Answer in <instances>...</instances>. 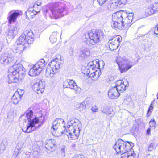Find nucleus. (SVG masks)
I'll use <instances>...</instances> for the list:
<instances>
[{"label": "nucleus", "mask_w": 158, "mask_h": 158, "mask_svg": "<svg viewBox=\"0 0 158 158\" xmlns=\"http://www.w3.org/2000/svg\"><path fill=\"white\" fill-rule=\"evenodd\" d=\"M118 4L117 0H110L109 2L107 7L108 10L113 11L117 8Z\"/></svg>", "instance_id": "nucleus-22"}, {"label": "nucleus", "mask_w": 158, "mask_h": 158, "mask_svg": "<svg viewBox=\"0 0 158 158\" xmlns=\"http://www.w3.org/2000/svg\"><path fill=\"white\" fill-rule=\"evenodd\" d=\"M33 111L32 110H27L26 114V117L28 122H30L33 120Z\"/></svg>", "instance_id": "nucleus-33"}, {"label": "nucleus", "mask_w": 158, "mask_h": 158, "mask_svg": "<svg viewBox=\"0 0 158 158\" xmlns=\"http://www.w3.org/2000/svg\"><path fill=\"white\" fill-rule=\"evenodd\" d=\"M23 143L21 142H19L17 144V146L19 147L18 149L20 150L23 148Z\"/></svg>", "instance_id": "nucleus-51"}, {"label": "nucleus", "mask_w": 158, "mask_h": 158, "mask_svg": "<svg viewBox=\"0 0 158 158\" xmlns=\"http://www.w3.org/2000/svg\"><path fill=\"white\" fill-rule=\"evenodd\" d=\"M58 57H59L58 58H56L53 60H52L49 64L50 67L56 71L60 68V65L62 64V61L60 58V55L58 56Z\"/></svg>", "instance_id": "nucleus-11"}, {"label": "nucleus", "mask_w": 158, "mask_h": 158, "mask_svg": "<svg viewBox=\"0 0 158 158\" xmlns=\"http://www.w3.org/2000/svg\"><path fill=\"white\" fill-rule=\"evenodd\" d=\"M155 13H156V12L151 5L145 10V14L148 16L152 15Z\"/></svg>", "instance_id": "nucleus-32"}, {"label": "nucleus", "mask_w": 158, "mask_h": 158, "mask_svg": "<svg viewBox=\"0 0 158 158\" xmlns=\"http://www.w3.org/2000/svg\"><path fill=\"white\" fill-rule=\"evenodd\" d=\"M116 61L121 73L126 72L132 66L130 61L120 56L117 57Z\"/></svg>", "instance_id": "nucleus-6"}, {"label": "nucleus", "mask_w": 158, "mask_h": 158, "mask_svg": "<svg viewBox=\"0 0 158 158\" xmlns=\"http://www.w3.org/2000/svg\"><path fill=\"white\" fill-rule=\"evenodd\" d=\"M21 13V12L18 10L10 12L7 17L9 23L11 24L12 23L15 22L17 17L20 15Z\"/></svg>", "instance_id": "nucleus-10"}, {"label": "nucleus", "mask_w": 158, "mask_h": 158, "mask_svg": "<svg viewBox=\"0 0 158 158\" xmlns=\"http://www.w3.org/2000/svg\"><path fill=\"white\" fill-rule=\"evenodd\" d=\"M24 45L22 42L19 41V42L12 47L13 49L15 51L14 52H19V53L22 52L23 50L26 48V46Z\"/></svg>", "instance_id": "nucleus-14"}, {"label": "nucleus", "mask_w": 158, "mask_h": 158, "mask_svg": "<svg viewBox=\"0 0 158 158\" xmlns=\"http://www.w3.org/2000/svg\"><path fill=\"white\" fill-rule=\"evenodd\" d=\"M40 72L38 71L37 69L33 65V67L31 68L28 74L31 76L35 77L39 75Z\"/></svg>", "instance_id": "nucleus-28"}, {"label": "nucleus", "mask_w": 158, "mask_h": 158, "mask_svg": "<svg viewBox=\"0 0 158 158\" xmlns=\"http://www.w3.org/2000/svg\"><path fill=\"white\" fill-rule=\"evenodd\" d=\"M117 13H119L121 14L123 13H125L126 15L125 16H122V21H121L122 24H123V27H124V29L129 27L131 26V24H130L129 22H128V19L127 17V14L124 12L123 11H120L117 12Z\"/></svg>", "instance_id": "nucleus-17"}, {"label": "nucleus", "mask_w": 158, "mask_h": 158, "mask_svg": "<svg viewBox=\"0 0 158 158\" xmlns=\"http://www.w3.org/2000/svg\"><path fill=\"white\" fill-rule=\"evenodd\" d=\"M61 154L62 156H64L65 155V150L63 148L61 149Z\"/></svg>", "instance_id": "nucleus-59"}, {"label": "nucleus", "mask_w": 158, "mask_h": 158, "mask_svg": "<svg viewBox=\"0 0 158 158\" xmlns=\"http://www.w3.org/2000/svg\"><path fill=\"white\" fill-rule=\"evenodd\" d=\"M14 57L11 54L7 52L1 54L0 57V62L1 64H7L12 62Z\"/></svg>", "instance_id": "nucleus-8"}, {"label": "nucleus", "mask_w": 158, "mask_h": 158, "mask_svg": "<svg viewBox=\"0 0 158 158\" xmlns=\"http://www.w3.org/2000/svg\"><path fill=\"white\" fill-rule=\"evenodd\" d=\"M19 97L18 93L15 92L12 97L11 102L15 104H17L19 102L18 98H19Z\"/></svg>", "instance_id": "nucleus-35"}, {"label": "nucleus", "mask_w": 158, "mask_h": 158, "mask_svg": "<svg viewBox=\"0 0 158 158\" xmlns=\"http://www.w3.org/2000/svg\"><path fill=\"white\" fill-rule=\"evenodd\" d=\"M134 16V13H129L128 15L127 14V17L128 19V22H129L130 24L133 21V16Z\"/></svg>", "instance_id": "nucleus-41"}, {"label": "nucleus", "mask_w": 158, "mask_h": 158, "mask_svg": "<svg viewBox=\"0 0 158 158\" xmlns=\"http://www.w3.org/2000/svg\"><path fill=\"white\" fill-rule=\"evenodd\" d=\"M57 129H58L59 128H60V127H60V125H57Z\"/></svg>", "instance_id": "nucleus-63"}, {"label": "nucleus", "mask_w": 158, "mask_h": 158, "mask_svg": "<svg viewBox=\"0 0 158 158\" xmlns=\"http://www.w3.org/2000/svg\"><path fill=\"white\" fill-rule=\"evenodd\" d=\"M16 93H18V95L19 97L20 98L23 95L24 93V91L23 90H21L20 89H19L18 90L17 92Z\"/></svg>", "instance_id": "nucleus-46"}, {"label": "nucleus", "mask_w": 158, "mask_h": 158, "mask_svg": "<svg viewBox=\"0 0 158 158\" xmlns=\"http://www.w3.org/2000/svg\"><path fill=\"white\" fill-rule=\"evenodd\" d=\"M98 110V108L96 106H93L91 109L92 111L94 112H97Z\"/></svg>", "instance_id": "nucleus-52"}, {"label": "nucleus", "mask_w": 158, "mask_h": 158, "mask_svg": "<svg viewBox=\"0 0 158 158\" xmlns=\"http://www.w3.org/2000/svg\"><path fill=\"white\" fill-rule=\"evenodd\" d=\"M79 121L76 119L72 118L70 119L68 123L67 128H71L75 127L76 128H79L78 124H79Z\"/></svg>", "instance_id": "nucleus-19"}, {"label": "nucleus", "mask_w": 158, "mask_h": 158, "mask_svg": "<svg viewBox=\"0 0 158 158\" xmlns=\"http://www.w3.org/2000/svg\"><path fill=\"white\" fill-rule=\"evenodd\" d=\"M22 65L19 64V62L16 60L13 66L8 69L7 81L10 84L16 82L20 77V74L23 77L24 75V71L22 69Z\"/></svg>", "instance_id": "nucleus-1"}, {"label": "nucleus", "mask_w": 158, "mask_h": 158, "mask_svg": "<svg viewBox=\"0 0 158 158\" xmlns=\"http://www.w3.org/2000/svg\"><path fill=\"white\" fill-rule=\"evenodd\" d=\"M3 145L6 147L8 145V140L7 139H4L1 143Z\"/></svg>", "instance_id": "nucleus-48"}, {"label": "nucleus", "mask_w": 158, "mask_h": 158, "mask_svg": "<svg viewBox=\"0 0 158 158\" xmlns=\"http://www.w3.org/2000/svg\"><path fill=\"white\" fill-rule=\"evenodd\" d=\"M68 131H67V132L68 133V134L70 133H74L76 132V128L75 127H73V128H68Z\"/></svg>", "instance_id": "nucleus-45"}, {"label": "nucleus", "mask_w": 158, "mask_h": 158, "mask_svg": "<svg viewBox=\"0 0 158 158\" xmlns=\"http://www.w3.org/2000/svg\"><path fill=\"white\" fill-rule=\"evenodd\" d=\"M36 5L37 6H39L40 5V3L39 2H37Z\"/></svg>", "instance_id": "nucleus-62"}, {"label": "nucleus", "mask_w": 158, "mask_h": 158, "mask_svg": "<svg viewBox=\"0 0 158 158\" xmlns=\"http://www.w3.org/2000/svg\"><path fill=\"white\" fill-rule=\"evenodd\" d=\"M34 35L33 31L31 30H26L19 37V41L22 42L27 46L33 43L34 41Z\"/></svg>", "instance_id": "nucleus-5"}, {"label": "nucleus", "mask_w": 158, "mask_h": 158, "mask_svg": "<svg viewBox=\"0 0 158 158\" xmlns=\"http://www.w3.org/2000/svg\"><path fill=\"white\" fill-rule=\"evenodd\" d=\"M76 132L74 133H70L69 134H67L69 137H70L72 140H74L78 138L79 136L78 133L76 134Z\"/></svg>", "instance_id": "nucleus-37"}, {"label": "nucleus", "mask_w": 158, "mask_h": 158, "mask_svg": "<svg viewBox=\"0 0 158 158\" xmlns=\"http://www.w3.org/2000/svg\"><path fill=\"white\" fill-rule=\"evenodd\" d=\"M45 116H42V115L38 118L35 117L34 118L33 120L31 121V124H32V125L34 126V127H36L35 125L38 123L39 122L41 124L40 125L39 124L37 127H40L41 125L45 122Z\"/></svg>", "instance_id": "nucleus-15"}, {"label": "nucleus", "mask_w": 158, "mask_h": 158, "mask_svg": "<svg viewBox=\"0 0 158 158\" xmlns=\"http://www.w3.org/2000/svg\"><path fill=\"white\" fill-rule=\"evenodd\" d=\"M128 144L123 141L121 139H119L116 141L115 145L113 147L114 148L115 150L117 153L121 152L123 154L127 153L128 152L129 150H131V147L130 146H133V143L130 142H127Z\"/></svg>", "instance_id": "nucleus-3"}, {"label": "nucleus", "mask_w": 158, "mask_h": 158, "mask_svg": "<svg viewBox=\"0 0 158 158\" xmlns=\"http://www.w3.org/2000/svg\"><path fill=\"white\" fill-rule=\"evenodd\" d=\"M31 122H29L28 125L27 126V127H25L22 129V131L25 133H29L31 131H34L36 130L37 127H34V126L31 124Z\"/></svg>", "instance_id": "nucleus-24"}, {"label": "nucleus", "mask_w": 158, "mask_h": 158, "mask_svg": "<svg viewBox=\"0 0 158 158\" xmlns=\"http://www.w3.org/2000/svg\"><path fill=\"white\" fill-rule=\"evenodd\" d=\"M116 86L114 87L116 88L117 90L119 91L122 92L126 89V85L124 84L123 81L119 80L116 82Z\"/></svg>", "instance_id": "nucleus-21"}, {"label": "nucleus", "mask_w": 158, "mask_h": 158, "mask_svg": "<svg viewBox=\"0 0 158 158\" xmlns=\"http://www.w3.org/2000/svg\"><path fill=\"white\" fill-rule=\"evenodd\" d=\"M100 74L99 72L96 70L93 72H91L89 77L93 81H96L98 78Z\"/></svg>", "instance_id": "nucleus-30"}, {"label": "nucleus", "mask_w": 158, "mask_h": 158, "mask_svg": "<svg viewBox=\"0 0 158 158\" xmlns=\"http://www.w3.org/2000/svg\"><path fill=\"white\" fill-rule=\"evenodd\" d=\"M156 13L158 11V3H155L151 5Z\"/></svg>", "instance_id": "nucleus-44"}, {"label": "nucleus", "mask_w": 158, "mask_h": 158, "mask_svg": "<svg viewBox=\"0 0 158 158\" xmlns=\"http://www.w3.org/2000/svg\"><path fill=\"white\" fill-rule=\"evenodd\" d=\"M108 44L109 48L112 50H116L119 46L118 44L114 41L112 38L109 40Z\"/></svg>", "instance_id": "nucleus-25"}, {"label": "nucleus", "mask_w": 158, "mask_h": 158, "mask_svg": "<svg viewBox=\"0 0 158 158\" xmlns=\"http://www.w3.org/2000/svg\"><path fill=\"white\" fill-rule=\"evenodd\" d=\"M73 158H84V157L82 155L79 154L75 155Z\"/></svg>", "instance_id": "nucleus-54"}, {"label": "nucleus", "mask_w": 158, "mask_h": 158, "mask_svg": "<svg viewBox=\"0 0 158 158\" xmlns=\"http://www.w3.org/2000/svg\"><path fill=\"white\" fill-rule=\"evenodd\" d=\"M89 55V52L88 49H83L80 51L79 59L81 60H83Z\"/></svg>", "instance_id": "nucleus-26"}, {"label": "nucleus", "mask_w": 158, "mask_h": 158, "mask_svg": "<svg viewBox=\"0 0 158 158\" xmlns=\"http://www.w3.org/2000/svg\"><path fill=\"white\" fill-rule=\"evenodd\" d=\"M124 103L127 105H130L132 103L131 98L129 95L127 96L124 99Z\"/></svg>", "instance_id": "nucleus-36"}, {"label": "nucleus", "mask_w": 158, "mask_h": 158, "mask_svg": "<svg viewBox=\"0 0 158 158\" xmlns=\"http://www.w3.org/2000/svg\"><path fill=\"white\" fill-rule=\"evenodd\" d=\"M154 101L152 102H151V104H152V105H154Z\"/></svg>", "instance_id": "nucleus-64"}, {"label": "nucleus", "mask_w": 158, "mask_h": 158, "mask_svg": "<svg viewBox=\"0 0 158 158\" xmlns=\"http://www.w3.org/2000/svg\"><path fill=\"white\" fill-rule=\"evenodd\" d=\"M108 95L110 99H115L120 96V94L116 88L114 87L111 88L109 90Z\"/></svg>", "instance_id": "nucleus-13"}, {"label": "nucleus", "mask_w": 158, "mask_h": 158, "mask_svg": "<svg viewBox=\"0 0 158 158\" xmlns=\"http://www.w3.org/2000/svg\"><path fill=\"white\" fill-rule=\"evenodd\" d=\"M88 66V67L89 68V69L91 70V71H94L96 69V65L93 62L89 63Z\"/></svg>", "instance_id": "nucleus-40"}, {"label": "nucleus", "mask_w": 158, "mask_h": 158, "mask_svg": "<svg viewBox=\"0 0 158 158\" xmlns=\"http://www.w3.org/2000/svg\"><path fill=\"white\" fill-rule=\"evenodd\" d=\"M153 108V107L149 106V107L148 109V111H147V113L148 114H150V113H151L152 112V111L151 110H152Z\"/></svg>", "instance_id": "nucleus-58"}, {"label": "nucleus", "mask_w": 158, "mask_h": 158, "mask_svg": "<svg viewBox=\"0 0 158 158\" xmlns=\"http://www.w3.org/2000/svg\"><path fill=\"white\" fill-rule=\"evenodd\" d=\"M18 29L16 27L12 26L9 29L7 35L11 39H13L18 34Z\"/></svg>", "instance_id": "nucleus-18"}, {"label": "nucleus", "mask_w": 158, "mask_h": 158, "mask_svg": "<svg viewBox=\"0 0 158 158\" xmlns=\"http://www.w3.org/2000/svg\"><path fill=\"white\" fill-rule=\"evenodd\" d=\"M127 0H117L118 3L120 5H125L127 3Z\"/></svg>", "instance_id": "nucleus-47"}, {"label": "nucleus", "mask_w": 158, "mask_h": 158, "mask_svg": "<svg viewBox=\"0 0 158 158\" xmlns=\"http://www.w3.org/2000/svg\"><path fill=\"white\" fill-rule=\"evenodd\" d=\"M45 64L44 60L43 59H41L34 65L36 68V69H37L38 71L41 73L44 68Z\"/></svg>", "instance_id": "nucleus-23"}, {"label": "nucleus", "mask_w": 158, "mask_h": 158, "mask_svg": "<svg viewBox=\"0 0 158 158\" xmlns=\"http://www.w3.org/2000/svg\"><path fill=\"white\" fill-rule=\"evenodd\" d=\"M52 126V129L54 131L57 130V125H60V127L64 128L65 127V123L64 120L61 118L56 119L53 122Z\"/></svg>", "instance_id": "nucleus-16"}, {"label": "nucleus", "mask_w": 158, "mask_h": 158, "mask_svg": "<svg viewBox=\"0 0 158 158\" xmlns=\"http://www.w3.org/2000/svg\"><path fill=\"white\" fill-rule=\"evenodd\" d=\"M27 11H29V13H32L33 12L34 10L32 8H29Z\"/></svg>", "instance_id": "nucleus-60"}, {"label": "nucleus", "mask_w": 158, "mask_h": 158, "mask_svg": "<svg viewBox=\"0 0 158 158\" xmlns=\"http://www.w3.org/2000/svg\"><path fill=\"white\" fill-rule=\"evenodd\" d=\"M56 147V142L54 140L51 139L46 141L45 147L48 150H54L55 148Z\"/></svg>", "instance_id": "nucleus-20"}, {"label": "nucleus", "mask_w": 158, "mask_h": 158, "mask_svg": "<svg viewBox=\"0 0 158 158\" xmlns=\"http://www.w3.org/2000/svg\"><path fill=\"white\" fill-rule=\"evenodd\" d=\"M150 132V128H148L147 131V134H149Z\"/></svg>", "instance_id": "nucleus-61"}, {"label": "nucleus", "mask_w": 158, "mask_h": 158, "mask_svg": "<svg viewBox=\"0 0 158 158\" xmlns=\"http://www.w3.org/2000/svg\"><path fill=\"white\" fill-rule=\"evenodd\" d=\"M107 0H97L100 6H102Z\"/></svg>", "instance_id": "nucleus-50"}, {"label": "nucleus", "mask_w": 158, "mask_h": 158, "mask_svg": "<svg viewBox=\"0 0 158 158\" xmlns=\"http://www.w3.org/2000/svg\"><path fill=\"white\" fill-rule=\"evenodd\" d=\"M101 110L106 115H109L111 114L110 108L106 106H103L101 108Z\"/></svg>", "instance_id": "nucleus-34"}, {"label": "nucleus", "mask_w": 158, "mask_h": 158, "mask_svg": "<svg viewBox=\"0 0 158 158\" xmlns=\"http://www.w3.org/2000/svg\"><path fill=\"white\" fill-rule=\"evenodd\" d=\"M50 10L52 14L55 15L62 17L60 14L66 10V8H60L56 4H52L51 5Z\"/></svg>", "instance_id": "nucleus-9"}, {"label": "nucleus", "mask_w": 158, "mask_h": 158, "mask_svg": "<svg viewBox=\"0 0 158 158\" xmlns=\"http://www.w3.org/2000/svg\"><path fill=\"white\" fill-rule=\"evenodd\" d=\"M86 74H87V75L88 77H89L90 74L91 73L90 72L91 70L90 69H89V68H87L86 69Z\"/></svg>", "instance_id": "nucleus-56"}, {"label": "nucleus", "mask_w": 158, "mask_h": 158, "mask_svg": "<svg viewBox=\"0 0 158 158\" xmlns=\"http://www.w3.org/2000/svg\"><path fill=\"white\" fill-rule=\"evenodd\" d=\"M6 147L3 145L2 143L0 144V150L2 151L4 150Z\"/></svg>", "instance_id": "nucleus-55"}, {"label": "nucleus", "mask_w": 158, "mask_h": 158, "mask_svg": "<svg viewBox=\"0 0 158 158\" xmlns=\"http://www.w3.org/2000/svg\"><path fill=\"white\" fill-rule=\"evenodd\" d=\"M89 39L85 38L84 42L87 45L92 46L100 42L103 38V32L100 30H95L89 33Z\"/></svg>", "instance_id": "nucleus-2"}, {"label": "nucleus", "mask_w": 158, "mask_h": 158, "mask_svg": "<svg viewBox=\"0 0 158 158\" xmlns=\"http://www.w3.org/2000/svg\"><path fill=\"white\" fill-rule=\"evenodd\" d=\"M24 155L25 156V158H30L31 152H24Z\"/></svg>", "instance_id": "nucleus-49"}, {"label": "nucleus", "mask_w": 158, "mask_h": 158, "mask_svg": "<svg viewBox=\"0 0 158 158\" xmlns=\"http://www.w3.org/2000/svg\"><path fill=\"white\" fill-rule=\"evenodd\" d=\"M56 72V71L51 67L47 68L46 70V76L48 77H53Z\"/></svg>", "instance_id": "nucleus-27"}, {"label": "nucleus", "mask_w": 158, "mask_h": 158, "mask_svg": "<svg viewBox=\"0 0 158 158\" xmlns=\"http://www.w3.org/2000/svg\"><path fill=\"white\" fill-rule=\"evenodd\" d=\"M153 149V144H151L149 146L148 148V150L149 151H151Z\"/></svg>", "instance_id": "nucleus-57"}, {"label": "nucleus", "mask_w": 158, "mask_h": 158, "mask_svg": "<svg viewBox=\"0 0 158 158\" xmlns=\"http://www.w3.org/2000/svg\"><path fill=\"white\" fill-rule=\"evenodd\" d=\"M63 87L64 88H69L75 90L76 94H79L81 92L80 88L77 87L75 82L72 80L67 79L64 82Z\"/></svg>", "instance_id": "nucleus-7"}, {"label": "nucleus", "mask_w": 158, "mask_h": 158, "mask_svg": "<svg viewBox=\"0 0 158 158\" xmlns=\"http://www.w3.org/2000/svg\"><path fill=\"white\" fill-rule=\"evenodd\" d=\"M127 153V158H138L137 156L135 153H133L131 154L128 153V152Z\"/></svg>", "instance_id": "nucleus-43"}, {"label": "nucleus", "mask_w": 158, "mask_h": 158, "mask_svg": "<svg viewBox=\"0 0 158 158\" xmlns=\"http://www.w3.org/2000/svg\"><path fill=\"white\" fill-rule=\"evenodd\" d=\"M86 104L84 102L77 105L78 110L81 113H84L86 111Z\"/></svg>", "instance_id": "nucleus-29"}, {"label": "nucleus", "mask_w": 158, "mask_h": 158, "mask_svg": "<svg viewBox=\"0 0 158 158\" xmlns=\"http://www.w3.org/2000/svg\"><path fill=\"white\" fill-rule=\"evenodd\" d=\"M45 86L42 81H39L34 83L32 86L33 90L38 94H42L44 91Z\"/></svg>", "instance_id": "nucleus-12"}, {"label": "nucleus", "mask_w": 158, "mask_h": 158, "mask_svg": "<svg viewBox=\"0 0 158 158\" xmlns=\"http://www.w3.org/2000/svg\"><path fill=\"white\" fill-rule=\"evenodd\" d=\"M114 41H115L119 45L120 42L122 40V38L121 37L117 35L115 37H113L112 38Z\"/></svg>", "instance_id": "nucleus-38"}, {"label": "nucleus", "mask_w": 158, "mask_h": 158, "mask_svg": "<svg viewBox=\"0 0 158 158\" xmlns=\"http://www.w3.org/2000/svg\"><path fill=\"white\" fill-rule=\"evenodd\" d=\"M154 32V33L156 34L158 36V24L155 27Z\"/></svg>", "instance_id": "nucleus-53"}, {"label": "nucleus", "mask_w": 158, "mask_h": 158, "mask_svg": "<svg viewBox=\"0 0 158 158\" xmlns=\"http://www.w3.org/2000/svg\"><path fill=\"white\" fill-rule=\"evenodd\" d=\"M126 15L125 13L121 14L117 12L113 14L112 15V22L111 23L112 27L115 29H124V27H123V24H122L121 22L122 19L121 16L122 15L125 16Z\"/></svg>", "instance_id": "nucleus-4"}, {"label": "nucleus", "mask_w": 158, "mask_h": 158, "mask_svg": "<svg viewBox=\"0 0 158 158\" xmlns=\"http://www.w3.org/2000/svg\"><path fill=\"white\" fill-rule=\"evenodd\" d=\"M149 125L150 127L155 128L156 126V123L154 119H152L149 122Z\"/></svg>", "instance_id": "nucleus-39"}, {"label": "nucleus", "mask_w": 158, "mask_h": 158, "mask_svg": "<svg viewBox=\"0 0 158 158\" xmlns=\"http://www.w3.org/2000/svg\"><path fill=\"white\" fill-rule=\"evenodd\" d=\"M59 34L56 32H53L50 36V40L52 43H55L57 41V36Z\"/></svg>", "instance_id": "nucleus-31"}, {"label": "nucleus", "mask_w": 158, "mask_h": 158, "mask_svg": "<svg viewBox=\"0 0 158 158\" xmlns=\"http://www.w3.org/2000/svg\"><path fill=\"white\" fill-rule=\"evenodd\" d=\"M29 11H27L26 12V14L27 16L32 17L36 15L37 13V12L35 11H34L31 13H29Z\"/></svg>", "instance_id": "nucleus-42"}]
</instances>
